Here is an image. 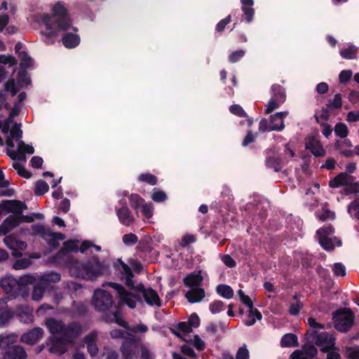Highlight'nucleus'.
I'll return each mask as SVG.
<instances>
[{"label":"nucleus","instance_id":"nucleus-56","mask_svg":"<svg viewBox=\"0 0 359 359\" xmlns=\"http://www.w3.org/2000/svg\"><path fill=\"white\" fill-rule=\"evenodd\" d=\"M250 352L247 348V346L243 344L240 347L236 354V359H249Z\"/></svg>","mask_w":359,"mask_h":359},{"label":"nucleus","instance_id":"nucleus-22","mask_svg":"<svg viewBox=\"0 0 359 359\" xmlns=\"http://www.w3.org/2000/svg\"><path fill=\"white\" fill-rule=\"evenodd\" d=\"M188 302L194 304L201 302L205 297L204 289L201 287H191L185 294Z\"/></svg>","mask_w":359,"mask_h":359},{"label":"nucleus","instance_id":"nucleus-21","mask_svg":"<svg viewBox=\"0 0 359 359\" xmlns=\"http://www.w3.org/2000/svg\"><path fill=\"white\" fill-rule=\"evenodd\" d=\"M353 181V177L346 172H341L329 182L332 188H338L339 187H346L348 184Z\"/></svg>","mask_w":359,"mask_h":359},{"label":"nucleus","instance_id":"nucleus-52","mask_svg":"<svg viewBox=\"0 0 359 359\" xmlns=\"http://www.w3.org/2000/svg\"><path fill=\"white\" fill-rule=\"evenodd\" d=\"M138 180L141 182H146L150 185H155L157 182L156 177L150 173L141 174Z\"/></svg>","mask_w":359,"mask_h":359},{"label":"nucleus","instance_id":"nucleus-8","mask_svg":"<svg viewBox=\"0 0 359 359\" xmlns=\"http://www.w3.org/2000/svg\"><path fill=\"white\" fill-rule=\"evenodd\" d=\"M334 229L332 226H325L317 231V236L320 245L325 250H332L335 246V243L340 245L341 242L337 241V238H332Z\"/></svg>","mask_w":359,"mask_h":359},{"label":"nucleus","instance_id":"nucleus-38","mask_svg":"<svg viewBox=\"0 0 359 359\" xmlns=\"http://www.w3.org/2000/svg\"><path fill=\"white\" fill-rule=\"evenodd\" d=\"M216 291L220 296L228 299H231L233 296V289L227 285H219L216 288Z\"/></svg>","mask_w":359,"mask_h":359},{"label":"nucleus","instance_id":"nucleus-30","mask_svg":"<svg viewBox=\"0 0 359 359\" xmlns=\"http://www.w3.org/2000/svg\"><path fill=\"white\" fill-rule=\"evenodd\" d=\"M118 262L121 264V273L122 275L123 278L125 279L126 284L128 286H133V274L130 269V268L124 262H123L121 259L118 260Z\"/></svg>","mask_w":359,"mask_h":359},{"label":"nucleus","instance_id":"nucleus-5","mask_svg":"<svg viewBox=\"0 0 359 359\" xmlns=\"http://www.w3.org/2000/svg\"><path fill=\"white\" fill-rule=\"evenodd\" d=\"M308 323L310 326L307 332L308 334L310 335V337H311L315 344L320 347L323 352H327L332 349L334 346L335 341L333 335L326 332H319L320 330L325 328L324 325L316 322L313 318H309Z\"/></svg>","mask_w":359,"mask_h":359},{"label":"nucleus","instance_id":"nucleus-23","mask_svg":"<svg viewBox=\"0 0 359 359\" xmlns=\"http://www.w3.org/2000/svg\"><path fill=\"white\" fill-rule=\"evenodd\" d=\"M3 206L6 210L15 213V215H18L19 217L22 215V211L27 209L25 204L18 201H7L4 203Z\"/></svg>","mask_w":359,"mask_h":359},{"label":"nucleus","instance_id":"nucleus-13","mask_svg":"<svg viewBox=\"0 0 359 359\" xmlns=\"http://www.w3.org/2000/svg\"><path fill=\"white\" fill-rule=\"evenodd\" d=\"M5 245L11 250L12 255L14 257H21L22 252L27 248V243L24 241H19L15 238L8 236L4 239Z\"/></svg>","mask_w":359,"mask_h":359},{"label":"nucleus","instance_id":"nucleus-18","mask_svg":"<svg viewBox=\"0 0 359 359\" xmlns=\"http://www.w3.org/2000/svg\"><path fill=\"white\" fill-rule=\"evenodd\" d=\"M27 357V353L22 346L14 345L8 348L0 359H26Z\"/></svg>","mask_w":359,"mask_h":359},{"label":"nucleus","instance_id":"nucleus-40","mask_svg":"<svg viewBox=\"0 0 359 359\" xmlns=\"http://www.w3.org/2000/svg\"><path fill=\"white\" fill-rule=\"evenodd\" d=\"M46 288L41 285L40 283L38 281V283L34 285L32 292V299L34 301L39 302L40 301L43 296L44 291Z\"/></svg>","mask_w":359,"mask_h":359},{"label":"nucleus","instance_id":"nucleus-2","mask_svg":"<svg viewBox=\"0 0 359 359\" xmlns=\"http://www.w3.org/2000/svg\"><path fill=\"white\" fill-rule=\"evenodd\" d=\"M19 114V109L13 108L10 111L8 117L4 121L2 133L9 135L6 138L7 154L13 160L26 161L25 154H32L34 149L32 145L26 144L22 140L21 125L14 122V117Z\"/></svg>","mask_w":359,"mask_h":359},{"label":"nucleus","instance_id":"nucleus-29","mask_svg":"<svg viewBox=\"0 0 359 359\" xmlns=\"http://www.w3.org/2000/svg\"><path fill=\"white\" fill-rule=\"evenodd\" d=\"M18 280L19 281V285H20L22 296L23 297L27 294V285L34 283L36 280H38V278L34 276L26 274L20 276V278Z\"/></svg>","mask_w":359,"mask_h":359},{"label":"nucleus","instance_id":"nucleus-62","mask_svg":"<svg viewBox=\"0 0 359 359\" xmlns=\"http://www.w3.org/2000/svg\"><path fill=\"white\" fill-rule=\"evenodd\" d=\"M245 54V50H239L233 52L229 56V61L231 63L236 62L240 59H241Z\"/></svg>","mask_w":359,"mask_h":359},{"label":"nucleus","instance_id":"nucleus-48","mask_svg":"<svg viewBox=\"0 0 359 359\" xmlns=\"http://www.w3.org/2000/svg\"><path fill=\"white\" fill-rule=\"evenodd\" d=\"M49 187L43 180H39L36 183L35 194L43 195L48 191Z\"/></svg>","mask_w":359,"mask_h":359},{"label":"nucleus","instance_id":"nucleus-42","mask_svg":"<svg viewBox=\"0 0 359 359\" xmlns=\"http://www.w3.org/2000/svg\"><path fill=\"white\" fill-rule=\"evenodd\" d=\"M20 60V66L22 68H29L34 65L33 59L27 55L25 51H22L19 53Z\"/></svg>","mask_w":359,"mask_h":359},{"label":"nucleus","instance_id":"nucleus-47","mask_svg":"<svg viewBox=\"0 0 359 359\" xmlns=\"http://www.w3.org/2000/svg\"><path fill=\"white\" fill-rule=\"evenodd\" d=\"M32 264L31 259L29 258H23L20 259H18L13 264V269L15 270H21L27 269Z\"/></svg>","mask_w":359,"mask_h":359},{"label":"nucleus","instance_id":"nucleus-53","mask_svg":"<svg viewBox=\"0 0 359 359\" xmlns=\"http://www.w3.org/2000/svg\"><path fill=\"white\" fill-rule=\"evenodd\" d=\"M224 306V304L223 302L220 300H216L209 305V309L212 313L215 314L223 311Z\"/></svg>","mask_w":359,"mask_h":359},{"label":"nucleus","instance_id":"nucleus-7","mask_svg":"<svg viewBox=\"0 0 359 359\" xmlns=\"http://www.w3.org/2000/svg\"><path fill=\"white\" fill-rule=\"evenodd\" d=\"M92 304L95 310L105 312L112 307L114 300L109 292L102 289H97L94 291L92 297Z\"/></svg>","mask_w":359,"mask_h":359},{"label":"nucleus","instance_id":"nucleus-44","mask_svg":"<svg viewBox=\"0 0 359 359\" xmlns=\"http://www.w3.org/2000/svg\"><path fill=\"white\" fill-rule=\"evenodd\" d=\"M334 133L341 138H345L348 134V129L346 124L338 123L334 126Z\"/></svg>","mask_w":359,"mask_h":359},{"label":"nucleus","instance_id":"nucleus-34","mask_svg":"<svg viewBox=\"0 0 359 359\" xmlns=\"http://www.w3.org/2000/svg\"><path fill=\"white\" fill-rule=\"evenodd\" d=\"M262 318V313L257 309L251 308L249 309L248 317L244 323L247 326H252L257 320H260Z\"/></svg>","mask_w":359,"mask_h":359},{"label":"nucleus","instance_id":"nucleus-11","mask_svg":"<svg viewBox=\"0 0 359 359\" xmlns=\"http://www.w3.org/2000/svg\"><path fill=\"white\" fill-rule=\"evenodd\" d=\"M0 287L4 290L5 293L10 294L12 297L22 296L19 281L12 276L7 275L1 278Z\"/></svg>","mask_w":359,"mask_h":359},{"label":"nucleus","instance_id":"nucleus-41","mask_svg":"<svg viewBox=\"0 0 359 359\" xmlns=\"http://www.w3.org/2000/svg\"><path fill=\"white\" fill-rule=\"evenodd\" d=\"M283 98L278 100L276 97H271L269 102L266 104L265 114H270L276 109H278L282 104Z\"/></svg>","mask_w":359,"mask_h":359},{"label":"nucleus","instance_id":"nucleus-24","mask_svg":"<svg viewBox=\"0 0 359 359\" xmlns=\"http://www.w3.org/2000/svg\"><path fill=\"white\" fill-rule=\"evenodd\" d=\"M203 280L202 271H198L191 273L184 279L185 285L191 287H200Z\"/></svg>","mask_w":359,"mask_h":359},{"label":"nucleus","instance_id":"nucleus-28","mask_svg":"<svg viewBox=\"0 0 359 359\" xmlns=\"http://www.w3.org/2000/svg\"><path fill=\"white\" fill-rule=\"evenodd\" d=\"M117 216L120 222L125 226H130L134 222V217L127 207L117 210Z\"/></svg>","mask_w":359,"mask_h":359},{"label":"nucleus","instance_id":"nucleus-9","mask_svg":"<svg viewBox=\"0 0 359 359\" xmlns=\"http://www.w3.org/2000/svg\"><path fill=\"white\" fill-rule=\"evenodd\" d=\"M106 321L108 323H115L126 328L128 332H130L134 334H144L149 330L148 327L142 323L133 326H128V323L119 316L117 311L114 312L111 316L107 317Z\"/></svg>","mask_w":359,"mask_h":359},{"label":"nucleus","instance_id":"nucleus-60","mask_svg":"<svg viewBox=\"0 0 359 359\" xmlns=\"http://www.w3.org/2000/svg\"><path fill=\"white\" fill-rule=\"evenodd\" d=\"M18 81L21 87H26L31 82L30 78L24 72H20L18 73Z\"/></svg>","mask_w":359,"mask_h":359},{"label":"nucleus","instance_id":"nucleus-19","mask_svg":"<svg viewBox=\"0 0 359 359\" xmlns=\"http://www.w3.org/2000/svg\"><path fill=\"white\" fill-rule=\"evenodd\" d=\"M65 238V236L62 233L53 232L50 229L46 231L43 238L50 249L57 247L60 241H63Z\"/></svg>","mask_w":359,"mask_h":359},{"label":"nucleus","instance_id":"nucleus-54","mask_svg":"<svg viewBox=\"0 0 359 359\" xmlns=\"http://www.w3.org/2000/svg\"><path fill=\"white\" fill-rule=\"evenodd\" d=\"M144 199L138 194H131L130 197V205L135 210L138 209L143 203Z\"/></svg>","mask_w":359,"mask_h":359},{"label":"nucleus","instance_id":"nucleus-55","mask_svg":"<svg viewBox=\"0 0 359 359\" xmlns=\"http://www.w3.org/2000/svg\"><path fill=\"white\" fill-rule=\"evenodd\" d=\"M13 167L15 170H17L19 175L25 178H29L31 177L29 172H28L20 163H13Z\"/></svg>","mask_w":359,"mask_h":359},{"label":"nucleus","instance_id":"nucleus-36","mask_svg":"<svg viewBox=\"0 0 359 359\" xmlns=\"http://www.w3.org/2000/svg\"><path fill=\"white\" fill-rule=\"evenodd\" d=\"M308 147L312 154L316 156H323L325 154L321 143L318 140H313L310 141Z\"/></svg>","mask_w":359,"mask_h":359},{"label":"nucleus","instance_id":"nucleus-27","mask_svg":"<svg viewBox=\"0 0 359 359\" xmlns=\"http://www.w3.org/2000/svg\"><path fill=\"white\" fill-rule=\"evenodd\" d=\"M335 146L339 151L346 157H351L353 155V151L351 149L353 144L351 140L345 139L342 141H337Z\"/></svg>","mask_w":359,"mask_h":359},{"label":"nucleus","instance_id":"nucleus-31","mask_svg":"<svg viewBox=\"0 0 359 359\" xmlns=\"http://www.w3.org/2000/svg\"><path fill=\"white\" fill-rule=\"evenodd\" d=\"M16 312L21 322L29 323L33 320L32 310L29 307H18Z\"/></svg>","mask_w":359,"mask_h":359},{"label":"nucleus","instance_id":"nucleus-33","mask_svg":"<svg viewBox=\"0 0 359 359\" xmlns=\"http://www.w3.org/2000/svg\"><path fill=\"white\" fill-rule=\"evenodd\" d=\"M316 216L321 222H325L328 220L333 221L336 217L334 212L331 211L330 209L325 207H323L320 210H319L316 211Z\"/></svg>","mask_w":359,"mask_h":359},{"label":"nucleus","instance_id":"nucleus-51","mask_svg":"<svg viewBox=\"0 0 359 359\" xmlns=\"http://www.w3.org/2000/svg\"><path fill=\"white\" fill-rule=\"evenodd\" d=\"M151 198L154 201L160 203L165 201L167 199V196L164 191L158 190L155 188L153 190Z\"/></svg>","mask_w":359,"mask_h":359},{"label":"nucleus","instance_id":"nucleus-63","mask_svg":"<svg viewBox=\"0 0 359 359\" xmlns=\"http://www.w3.org/2000/svg\"><path fill=\"white\" fill-rule=\"evenodd\" d=\"M332 270L334 275L337 276H344L346 275V268L344 265L341 263H335L333 266Z\"/></svg>","mask_w":359,"mask_h":359},{"label":"nucleus","instance_id":"nucleus-49","mask_svg":"<svg viewBox=\"0 0 359 359\" xmlns=\"http://www.w3.org/2000/svg\"><path fill=\"white\" fill-rule=\"evenodd\" d=\"M140 348L141 351L140 359H154V354L151 350L144 344H140Z\"/></svg>","mask_w":359,"mask_h":359},{"label":"nucleus","instance_id":"nucleus-32","mask_svg":"<svg viewBox=\"0 0 359 359\" xmlns=\"http://www.w3.org/2000/svg\"><path fill=\"white\" fill-rule=\"evenodd\" d=\"M80 43V37L74 34H65L62 37L63 45L68 48H73Z\"/></svg>","mask_w":359,"mask_h":359},{"label":"nucleus","instance_id":"nucleus-25","mask_svg":"<svg viewBox=\"0 0 359 359\" xmlns=\"http://www.w3.org/2000/svg\"><path fill=\"white\" fill-rule=\"evenodd\" d=\"M60 275L53 271L44 273L43 275L39 276L38 281L40 284L48 288L49 285L52 283H57L60 280Z\"/></svg>","mask_w":359,"mask_h":359},{"label":"nucleus","instance_id":"nucleus-58","mask_svg":"<svg viewBox=\"0 0 359 359\" xmlns=\"http://www.w3.org/2000/svg\"><path fill=\"white\" fill-rule=\"evenodd\" d=\"M346 194H358L359 192V183L354 180L348 184L344 189Z\"/></svg>","mask_w":359,"mask_h":359},{"label":"nucleus","instance_id":"nucleus-4","mask_svg":"<svg viewBox=\"0 0 359 359\" xmlns=\"http://www.w3.org/2000/svg\"><path fill=\"white\" fill-rule=\"evenodd\" d=\"M46 325L52 334H60L67 342H74L82 332L81 326L79 323L65 325L62 320L53 318H48Z\"/></svg>","mask_w":359,"mask_h":359},{"label":"nucleus","instance_id":"nucleus-3","mask_svg":"<svg viewBox=\"0 0 359 359\" xmlns=\"http://www.w3.org/2000/svg\"><path fill=\"white\" fill-rule=\"evenodd\" d=\"M71 276L86 280H94L108 271V265L105 262L99 261L97 257L86 262L74 261L69 265Z\"/></svg>","mask_w":359,"mask_h":359},{"label":"nucleus","instance_id":"nucleus-45","mask_svg":"<svg viewBox=\"0 0 359 359\" xmlns=\"http://www.w3.org/2000/svg\"><path fill=\"white\" fill-rule=\"evenodd\" d=\"M13 318V312L11 310H6L0 312V327H6Z\"/></svg>","mask_w":359,"mask_h":359},{"label":"nucleus","instance_id":"nucleus-15","mask_svg":"<svg viewBox=\"0 0 359 359\" xmlns=\"http://www.w3.org/2000/svg\"><path fill=\"white\" fill-rule=\"evenodd\" d=\"M139 290L147 304L155 306L161 305V299L154 290L151 287L145 288L143 285L140 286Z\"/></svg>","mask_w":359,"mask_h":359},{"label":"nucleus","instance_id":"nucleus-10","mask_svg":"<svg viewBox=\"0 0 359 359\" xmlns=\"http://www.w3.org/2000/svg\"><path fill=\"white\" fill-rule=\"evenodd\" d=\"M334 327L340 332L348 331L354 320L353 313L349 311H340L333 316Z\"/></svg>","mask_w":359,"mask_h":359},{"label":"nucleus","instance_id":"nucleus-12","mask_svg":"<svg viewBox=\"0 0 359 359\" xmlns=\"http://www.w3.org/2000/svg\"><path fill=\"white\" fill-rule=\"evenodd\" d=\"M109 285L117 291L121 304H125L131 309L136 306L138 298L135 294L126 291L122 285L118 283H109Z\"/></svg>","mask_w":359,"mask_h":359},{"label":"nucleus","instance_id":"nucleus-14","mask_svg":"<svg viewBox=\"0 0 359 359\" xmlns=\"http://www.w3.org/2000/svg\"><path fill=\"white\" fill-rule=\"evenodd\" d=\"M78 243L79 241L75 240H69L64 242L63 248L58 252L55 259H62L63 262L67 263L70 258L69 252H77L79 250Z\"/></svg>","mask_w":359,"mask_h":359},{"label":"nucleus","instance_id":"nucleus-64","mask_svg":"<svg viewBox=\"0 0 359 359\" xmlns=\"http://www.w3.org/2000/svg\"><path fill=\"white\" fill-rule=\"evenodd\" d=\"M229 110L232 114H233L236 116H238L240 117L247 116V114L245 112V111L243 110V109L238 104H233V105L231 106Z\"/></svg>","mask_w":359,"mask_h":359},{"label":"nucleus","instance_id":"nucleus-35","mask_svg":"<svg viewBox=\"0 0 359 359\" xmlns=\"http://www.w3.org/2000/svg\"><path fill=\"white\" fill-rule=\"evenodd\" d=\"M282 347H294L298 345L297 337L292 333L285 334L280 340Z\"/></svg>","mask_w":359,"mask_h":359},{"label":"nucleus","instance_id":"nucleus-37","mask_svg":"<svg viewBox=\"0 0 359 359\" xmlns=\"http://www.w3.org/2000/svg\"><path fill=\"white\" fill-rule=\"evenodd\" d=\"M358 48L353 45H348L340 50V55L346 60H351L355 57Z\"/></svg>","mask_w":359,"mask_h":359},{"label":"nucleus","instance_id":"nucleus-1","mask_svg":"<svg viewBox=\"0 0 359 359\" xmlns=\"http://www.w3.org/2000/svg\"><path fill=\"white\" fill-rule=\"evenodd\" d=\"M53 15L46 13H38L32 16L34 22L39 25H43L45 30L41 32L43 41L49 45L53 44L58 34L71 28L72 22L67 15V9L61 2L53 6Z\"/></svg>","mask_w":359,"mask_h":359},{"label":"nucleus","instance_id":"nucleus-59","mask_svg":"<svg viewBox=\"0 0 359 359\" xmlns=\"http://www.w3.org/2000/svg\"><path fill=\"white\" fill-rule=\"evenodd\" d=\"M142 206V213L145 219H149L153 215L154 207L151 203H145Z\"/></svg>","mask_w":359,"mask_h":359},{"label":"nucleus","instance_id":"nucleus-57","mask_svg":"<svg viewBox=\"0 0 359 359\" xmlns=\"http://www.w3.org/2000/svg\"><path fill=\"white\" fill-rule=\"evenodd\" d=\"M122 241L126 245H133L137 242L138 238L134 233H127L123 236Z\"/></svg>","mask_w":359,"mask_h":359},{"label":"nucleus","instance_id":"nucleus-16","mask_svg":"<svg viewBox=\"0 0 359 359\" xmlns=\"http://www.w3.org/2000/svg\"><path fill=\"white\" fill-rule=\"evenodd\" d=\"M51 344L49 347V351L51 353L60 355L65 353L67 351V345L72 344L73 342H67L60 337H53L50 339Z\"/></svg>","mask_w":359,"mask_h":359},{"label":"nucleus","instance_id":"nucleus-46","mask_svg":"<svg viewBox=\"0 0 359 359\" xmlns=\"http://www.w3.org/2000/svg\"><path fill=\"white\" fill-rule=\"evenodd\" d=\"M342 106L341 95L336 94L333 100L328 101L327 107L329 109H339Z\"/></svg>","mask_w":359,"mask_h":359},{"label":"nucleus","instance_id":"nucleus-26","mask_svg":"<svg viewBox=\"0 0 359 359\" xmlns=\"http://www.w3.org/2000/svg\"><path fill=\"white\" fill-rule=\"evenodd\" d=\"M97 337V333L96 332H92L86 335L84 339L88 351L92 357L96 355L98 352V348L96 344Z\"/></svg>","mask_w":359,"mask_h":359},{"label":"nucleus","instance_id":"nucleus-17","mask_svg":"<svg viewBox=\"0 0 359 359\" xmlns=\"http://www.w3.org/2000/svg\"><path fill=\"white\" fill-rule=\"evenodd\" d=\"M43 335V330L41 327H34V329L24 333L20 338V341L27 344L32 345L39 341Z\"/></svg>","mask_w":359,"mask_h":359},{"label":"nucleus","instance_id":"nucleus-39","mask_svg":"<svg viewBox=\"0 0 359 359\" xmlns=\"http://www.w3.org/2000/svg\"><path fill=\"white\" fill-rule=\"evenodd\" d=\"M18 334L15 333H11L8 334H0L1 343L2 347H9L10 345L15 344L18 340Z\"/></svg>","mask_w":359,"mask_h":359},{"label":"nucleus","instance_id":"nucleus-20","mask_svg":"<svg viewBox=\"0 0 359 359\" xmlns=\"http://www.w3.org/2000/svg\"><path fill=\"white\" fill-rule=\"evenodd\" d=\"M20 222V219L18 215H11L8 217L0 225V235H6L16 227Z\"/></svg>","mask_w":359,"mask_h":359},{"label":"nucleus","instance_id":"nucleus-50","mask_svg":"<svg viewBox=\"0 0 359 359\" xmlns=\"http://www.w3.org/2000/svg\"><path fill=\"white\" fill-rule=\"evenodd\" d=\"M189 342L193 344L198 351H203L205 348L204 341L198 334L194 335L193 339H190Z\"/></svg>","mask_w":359,"mask_h":359},{"label":"nucleus","instance_id":"nucleus-43","mask_svg":"<svg viewBox=\"0 0 359 359\" xmlns=\"http://www.w3.org/2000/svg\"><path fill=\"white\" fill-rule=\"evenodd\" d=\"M272 97H276L278 100L283 98V102L285 100V93L282 86L278 84H274L271 86Z\"/></svg>","mask_w":359,"mask_h":359},{"label":"nucleus","instance_id":"nucleus-61","mask_svg":"<svg viewBox=\"0 0 359 359\" xmlns=\"http://www.w3.org/2000/svg\"><path fill=\"white\" fill-rule=\"evenodd\" d=\"M302 351L305 353V355H306L308 359L316 356L318 353L317 348L311 345L304 346Z\"/></svg>","mask_w":359,"mask_h":359},{"label":"nucleus","instance_id":"nucleus-6","mask_svg":"<svg viewBox=\"0 0 359 359\" xmlns=\"http://www.w3.org/2000/svg\"><path fill=\"white\" fill-rule=\"evenodd\" d=\"M110 335L114 339L123 338L126 339L121 346L123 359H134L135 358L134 350L136 340L133 334L128 332V330H113L110 332Z\"/></svg>","mask_w":359,"mask_h":359}]
</instances>
